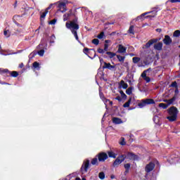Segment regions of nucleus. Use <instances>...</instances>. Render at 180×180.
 <instances>
[{"mask_svg":"<svg viewBox=\"0 0 180 180\" xmlns=\"http://www.w3.org/2000/svg\"><path fill=\"white\" fill-rule=\"evenodd\" d=\"M156 32H158V33H161V32H162V30L161 28H158L156 29Z\"/></svg>","mask_w":180,"mask_h":180,"instance_id":"13d9d810","label":"nucleus"},{"mask_svg":"<svg viewBox=\"0 0 180 180\" xmlns=\"http://www.w3.org/2000/svg\"><path fill=\"white\" fill-rule=\"evenodd\" d=\"M105 68H107L108 70H113L115 68V66L112 65L110 63L104 62V65L103 66V70H105Z\"/></svg>","mask_w":180,"mask_h":180,"instance_id":"dca6fc26","label":"nucleus"},{"mask_svg":"<svg viewBox=\"0 0 180 180\" xmlns=\"http://www.w3.org/2000/svg\"><path fill=\"white\" fill-rule=\"evenodd\" d=\"M105 36V32H101L98 35H97V39H99L100 40L103 39V37Z\"/></svg>","mask_w":180,"mask_h":180,"instance_id":"c9c22d12","label":"nucleus"},{"mask_svg":"<svg viewBox=\"0 0 180 180\" xmlns=\"http://www.w3.org/2000/svg\"><path fill=\"white\" fill-rule=\"evenodd\" d=\"M116 57L120 63H124V60H126V56H122L120 55H116Z\"/></svg>","mask_w":180,"mask_h":180,"instance_id":"4be33fe9","label":"nucleus"},{"mask_svg":"<svg viewBox=\"0 0 180 180\" xmlns=\"http://www.w3.org/2000/svg\"><path fill=\"white\" fill-rule=\"evenodd\" d=\"M158 41H160V39H150L146 44H145V49H150L154 43H158Z\"/></svg>","mask_w":180,"mask_h":180,"instance_id":"9b49d317","label":"nucleus"},{"mask_svg":"<svg viewBox=\"0 0 180 180\" xmlns=\"http://www.w3.org/2000/svg\"><path fill=\"white\" fill-rule=\"evenodd\" d=\"M122 63H123V67L127 68V70H129V62H124Z\"/></svg>","mask_w":180,"mask_h":180,"instance_id":"c03bdc74","label":"nucleus"},{"mask_svg":"<svg viewBox=\"0 0 180 180\" xmlns=\"http://www.w3.org/2000/svg\"><path fill=\"white\" fill-rule=\"evenodd\" d=\"M89 162L90 161L89 159H86L83 162V164L80 168V172H82V174H86V172H88V169L89 168Z\"/></svg>","mask_w":180,"mask_h":180,"instance_id":"0eeeda50","label":"nucleus"},{"mask_svg":"<svg viewBox=\"0 0 180 180\" xmlns=\"http://www.w3.org/2000/svg\"><path fill=\"white\" fill-rule=\"evenodd\" d=\"M108 102H109V104L112 106L113 105V101L108 100Z\"/></svg>","mask_w":180,"mask_h":180,"instance_id":"052dcab7","label":"nucleus"},{"mask_svg":"<svg viewBox=\"0 0 180 180\" xmlns=\"http://www.w3.org/2000/svg\"><path fill=\"white\" fill-rule=\"evenodd\" d=\"M115 100L116 101H118V102H122V97L120 96H117L116 98H115Z\"/></svg>","mask_w":180,"mask_h":180,"instance_id":"603ef678","label":"nucleus"},{"mask_svg":"<svg viewBox=\"0 0 180 180\" xmlns=\"http://www.w3.org/2000/svg\"><path fill=\"white\" fill-rule=\"evenodd\" d=\"M126 94L127 95H131V94H133V86L129 87L126 90Z\"/></svg>","mask_w":180,"mask_h":180,"instance_id":"c85d7f7f","label":"nucleus"},{"mask_svg":"<svg viewBox=\"0 0 180 180\" xmlns=\"http://www.w3.org/2000/svg\"><path fill=\"white\" fill-rule=\"evenodd\" d=\"M96 157L99 162H105L106 160L109 158V156H108V153L105 152L99 153L98 155H96Z\"/></svg>","mask_w":180,"mask_h":180,"instance_id":"6e6552de","label":"nucleus"},{"mask_svg":"<svg viewBox=\"0 0 180 180\" xmlns=\"http://www.w3.org/2000/svg\"><path fill=\"white\" fill-rule=\"evenodd\" d=\"M144 79H145V81H146V82H150V81H151V79L148 77H146V78Z\"/></svg>","mask_w":180,"mask_h":180,"instance_id":"6e6d98bb","label":"nucleus"},{"mask_svg":"<svg viewBox=\"0 0 180 180\" xmlns=\"http://www.w3.org/2000/svg\"><path fill=\"white\" fill-rule=\"evenodd\" d=\"M107 56H108L109 58H113V57H116V53L110 51H108L105 53Z\"/></svg>","mask_w":180,"mask_h":180,"instance_id":"b1692460","label":"nucleus"},{"mask_svg":"<svg viewBox=\"0 0 180 180\" xmlns=\"http://www.w3.org/2000/svg\"><path fill=\"white\" fill-rule=\"evenodd\" d=\"M179 36H180V30H175L173 33V37H179Z\"/></svg>","mask_w":180,"mask_h":180,"instance_id":"7c9ffc66","label":"nucleus"},{"mask_svg":"<svg viewBox=\"0 0 180 180\" xmlns=\"http://www.w3.org/2000/svg\"><path fill=\"white\" fill-rule=\"evenodd\" d=\"M53 4H50L49 7L45 9V11H47V12H49V11H50V9H51V8L53 7Z\"/></svg>","mask_w":180,"mask_h":180,"instance_id":"864d4df0","label":"nucleus"},{"mask_svg":"<svg viewBox=\"0 0 180 180\" xmlns=\"http://www.w3.org/2000/svg\"><path fill=\"white\" fill-rule=\"evenodd\" d=\"M65 27L67 29H69L71 30L72 34H74L76 40L77 41H79V38L78 37V33L77 32V30L79 29V25H78V18H75L70 22H67L65 23Z\"/></svg>","mask_w":180,"mask_h":180,"instance_id":"f257e3e1","label":"nucleus"},{"mask_svg":"<svg viewBox=\"0 0 180 180\" xmlns=\"http://www.w3.org/2000/svg\"><path fill=\"white\" fill-rule=\"evenodd\" d=\"M153 9L154 10L152 11L142 13L140 16H138L136 18V20H140V19H141V18H144V16H146V15H148V13H152V15H147L146 17H145L146 19L148 18H155V16H157V13H158V11H161V9L158 7H155Z\"/></svg>","mask_w":180,"mask_h":180,"instance_id":"7ed1b4c3","label":"nucleus"},{"mask_svg":"<svg viewBox=\"0 0 180 180\" xmlns=\"http://www.w3.org/2000/svg\"><path fill=\"white\" fill-rule=\"evenodd\" d=\"M170 86H172V88H178V83H176V82H173Z\"/></svg>","mask_w":180,"mask_h":180,"instance_id":"a19ab883","label":"nucleus"},{"mask_svg":"<svg viewBox=\"0 0 180 180\" xmlns=\"http://www.w3.org/2000/svg\"><path fill=\"white\" fill-rule=\"evenodd\" d=\"M99 96H100L101 99H102V101H103V102H105V103H108V101H109V99H108L105 97V95L103 94V93L102 91L99 92Z\"/></svg>","mask_w":180,"mask_h":180,"instance_id":"5701e85b","label":"nucleus"},{"mask_svg":"<svg viewBox=\"0 0 180 180\" xmlns=\"http://www.w3.org/2000/svg\"><path fill=\"white\" fill-rule=\"evenodd\" d=\"M38 54L41 57H43L44 56V49H41L40 51H39Z\"/></svg>","mask_w":180,"mask_h":180,"instance_id":"79ce46f5","label":"nucleus"},{"mask_svg":"<svg viewBox=\"0 0 180 180\" xmlns=\"http://www.w3.org/2000/svg\"><path fill=\"white\" fill-rule=\"evenodd\" d=\"M99 59H100V63H105V62H103V58H99Z\"/></svg>","mask_w":180,"mask_h":180,"instance_id":"0e129e2a","label":"nucleus"},{"mask_svg":"<svg viewBox=\"0 0 180 180\" xmlns=\"http://www.w3.org/2000/svg\"><path fill=\"white\" fill-rule=\"evenodd\" d=\"M155 50L158 51H161L162 50V42H158L154 45Z\"/></svg>","mask_w":180,"mask_h":180,"instance_id":"a211bd4d","label":"nucleus"},{"mask_svg":"<svg viewBox=\"0 0 180 180\" xmlns=\"http://www.w3.org/2000/svg\"><path fill=\"white\" fill-rule=\"evenodd\" d=\"M121 98L126 101V99H127V96L126 95V94L124 93V94H121Z\"/></svg>","mask_w":180,"mask_h":180,"instance_id":"8fccbe9b","label":"nucleus"},{"mask_svg":"<svg viewBox=\"0 0 180 180\" xmlns=\"http://www.w3.org/2000/svg\"><path fill=\"white\" fill-rule=\"evenodd\" d=\"M110 42H111L110 39H106V40H105V44H109V43H110Z\"/></svg>","mask_w":180,"mask_h":180,"instance_id":"4d7b16f0","label":"nucleus"},{"mask_svg":"<svg viewBox=\"0 0 180 180\" xmlns=\"http://www.w3.org/2000/svg\"><path fill=\"white\" fill-rule=\"evenodd\" d=\"M126 158H128V160H139V156L133 153L129 152L126 155Z\"/></svg>","mask_w":180,"mask_h":180,"instance_id":"4468645a","label":"nucleus"},{"mask_svg":"<svg viewBox=\"0 0 180 180\" xmlns=\"http://www.w3.org/2000/svg\"><path fill=\"white\" fill-rule=\"evenodd\" d=\"M89 51H91V49L89 48H84L83 49V53L86 55V56H89Z\"/></svg>","mask_w":180,"mask_h":180,"instance_id":"2f4dec72","label":"nucleus"},{"mask_svg":"<svg viewBox=\"0 0 180 180\" xmlns=\"http://www.w3.org/2000/svg\"><path fill=\"white\" fill-rule=\"evenodd\" d=\"M30 56H32V57H35L36 53H32L30 54Z\"/></svg>","mask_w":180,"mask_h":180,"instance_id":"e2e57ef3","label":"nucleus"},{"mask_svg":"<svg viewBox=\"0 0 180 180\" xmlns=\"http://www.w3.org/2000/svg\"><path fill=\"white\" fill-rule=\"evenodd\" d=\"M89 58H91V60H94L95 57H96V51H95V49H91L90 51L89 52V56H87Z\"/></svg>","mask_w":180,"mask_h":180,"instance_id":"ddd939ff","label":"nucleus"},{"mask_svg":"<svg viewBox=\"0 0 180 180\" xmlns=\"http://www.w3.org/2000/svg\"><path fill=\"white\" fill-rule=\"evenodd\" d=\"M141 60V58L139 57H134L132 58V62L134 63V64H137L138 63H140Z\"/></svg>","mask_w":180,"mask_h":180,"instance_id":"a878e982","label":"nucleus"},{"mask_svg":"<svg viewBox=\"0 0 180 180\" xmlns=\"http://www.w3.org/2000/svg\"><path fill=\"white\" fill-rule=\"evenodd\" d=\"M175 101H176V97L174 96L171 99L165 100V102H167V105H172Z\"/></svg>","mask_w":180,"mask_h":180,"instance_id":"aec40b11","label":"nucleus"},{"mask_svg":"<svg viewBox=\"0 0 180 180\" xmlns=\"http://www.w3.org/2000/svg\"><path fill=\"white\" fill-rule=\"evenodd\" d=\"M169 116L167 117L169 122H175L178 118V108L175 106L170 107L167 110Z\"/></svg>","mask_w":180,"mask_h":180,"instance_id":"f03ea898","label":"nucleus"},{"mask_svg":"<svg viewBox=\"0 0 180 180\" xmlns=\"http://www.w3.org/2000/svg\"><path fill=\"white\" fill-rule=\"evenodd\" d=\"M127 50V48L126 46H124L122 44L118 45L117 53H120V54H124Z\"/></svg>","mask_w":180,"mask_h":180,"instance_id":"2eb2a0df","label":"nucleus"},{"mask_svg":"<svg viewBox=\"0 0 180 180\" xmlns=\"http://www.w3.org/2000/svg\"><path fill=\"white\" fill-rule=\"evenodd\" d=\"M112 122L115 124H122V123H123V121L122 120V119H120L119 117H113Z\"/></svg>","mask_w":180,"mask_h":180,"instance_id":"6ab92c4d","label":"nucleus"},{"mask_svg":"<svg viewBox=\"0 0 180 180\" xmlns=\"http://www.w3.org/2000/svg\"><path fill=\"white\" fill-rule=\"evenodd\" d=\"M104 50L107 52L109 50V44H104Z\"/></svg>","mask_w":180,"mask_h":180,"instance_id":"a18cd8bd","label":"nucleus"},{"mask_svg":"<svg viewBox=\"0 0 180 180\" xmlns=\"http://www.w3.org/2000/svg\"><path fill=\"white\" fill-rule=\"evenodd\" d=\"M108 157L110 158H116V153H113L112 151H108Z\"/></svg>","mask_w":180,"mask_h":180,"instance_id":"bb28decb","label":"nucleus"},{"mask_svg":"<svg viewBox=\"0 0 180 180\" xmlns=\"http://www.w3.org/2000/svg\"><path fill=\"white\" fill-rule=\"evenodd\" d=\"M17 4H18V1H15V4H14V8H16Z\"/></svg>","mask_w":180,"mask_h":180,"instance_id":"338daca9","label":"nucleus"},{"mask_svg":"<svg viewBox=\"0 0 180 180\" xmlns=\"http://www.w3.org/2000/svg\"><path fill=\"white\" fill-rule=\"evenodd\" d=\"M159 108H162V109H167V108H168V104L160 103H159Z\"/></svg>","mask_w":180,"mask_h":180,"instance_id":"473e14b6","label":"nucleus"},{"mask_svg":"<svg viewBox=\"0 0 180 180\" xmlns=\"http://www.w3.org/2000/svg\"><path fill=\"white\" fill-rule=\"evenodd\" d=\"M58 12H61L62 13H64V12L67 11V5L64 2H60L58 4Z\"/></svg>","mask_w":180,"mask_h":180,"instance_id":"9d476101","label":"nucleus"},{"mask_svg":"<svg viewBox=\"0 0 180 180\" xmlns=\"http://www.w3.org/2000/svg\"><path fill=\"white\" fill-rule=\"evenodd\" d=\"M125 169H130V163H127L124 165Z\"/></svg>","mask_w":180,"mask_h":180,"instance_id":"09e8293b","label":"nucleus"},{"mask_svg":"<svg viewBox=\"0 0 180 180\" xmlns=\"http://www.w3.org/2000/svg\"><path fill=\"white\" fill-rule=\"evenodd\" d=\"M91 43L93 44H95V46H98V44H99V39H94L92 41H91Z\"/></svg>","mask_w":180,"mask_h":180,"instance_id":"4c0bfd02","label":"nucleus"},{"mask_svg":"<svg viewBox=\"0 0 180 180\" xmlns=\"http://www.w3.org/2000/svg\"><path fill=\"white\" fill-rule=\"evenodd\" d=\"M124 160H126V155H121L118 156L112 163V167L114 168L116 167H119V165H120V164H122L123 161H124Z\"/></svg>","mask_w":180,"mask_h":180,"instance_id":"423d86ee","label":"nucleus"},{"mask_svg":"<svg viewBox=\"0 0 180 180\" xmlns=\"http://www.w3.org/2000/svg\"><path fill=\"white\" fill-rule=\"evenodd\" d=\"M57 22V19H53L49 22V25H56Z\"/></svg>","mask_w":180,"mask_h":180,"instance_id":"49530a36","label":"nucleus"},{"mask_svg":"<svg viewBox=\"0 0 180 180\" xmlns=\"http://www.w3.org/2000/svg\"><path fill=\"white\" fill-rule=\"evenodd\" d=\"M98 157H96H96L94 158L91 161V165H96V166L99 165V162L98 161Z\"/></svg>","mask_w":180,"mask_h":180,"instance_id":"412c9836","label":"nucleus"},{"mask_svg":"<svg viewBox=\"0 0 180 180\" xmlns=\"http://www.w3.org/2000/svg\"><path fill=\"white\" fill-rule=\"evenodd\" d=\"M121 140H122V141L120 142V146H126V141H124V138L122 137Z\"/></svg>","mask_w":180,"mask_h":180,"instance_id":"37998d69","label":"nucleus"},{"mask_svg":"<svg viewBox=\"0 0 180 180\" xmlns=\"http://www.w3.org/2000/svg\"><path fill=\"white\" fill-rule=\"evenodd\" d=\"M70 16H71V13H65L63 15V22H67L70 19Z\"/></svg>","mask_w":180,"mask_h":180,"instance_id":"393cba45","label":"nucleus"},{"mask_svg":"<svg viewBox=\"0 0 180 180\" xmlns=\"http://www.w3.org/2000/svg\"><path fill=\"white\" fill-rule=\"evenodd\" d=\"M172 4H176V2H180V0H170Z\"/></svg>","mask_w":180,"mask_h":180,"instance_id":"5fc2aeb1","label":"nucleus"},{"mask_svg":"<svg viewBox=\"0 0 180 180\" xmlns=\"http://www.w3.org/2000/svg\"><path fill=\"white\" fill-rule=\"evenodd\" d=\"M34 68H39L40 67V63L39 62H34L32 64Z\"/></svg>","mask_w":180,"mask_h":180,"instance_id":"58836bf2","label":"nucleus"},{"mask_svg":"<svg viewBox=\"0 0 180 180\" xmlns=\"http://www.w3.org/2000/svg\"><path fill=\"white\" fill-rule=\"evenodd\" d=\"M98 178L100 179H105V173L103 172H101L98 174Z\"/></svg>","mask_w":180,"mask_h":180,"instance_id":"e433bc0d","label":"nucleus"},{"mask_svg":"<svg viewBox=\"0 0 180 180\" xmlns=\"http://www.w3.org/2000/svg\"><path fill=\"white\" fill-rule=\"evenodd\" d=\"M24 65H23V63H20V64L19 65V68H23Z\"/></svg>","mask_w":180,"mask_h":180,"instance_id":"680f3d73","label":"nucleus"},{"mask_svg":"<svg viewBox=\"0 0 180 180\" xmlns=\"http://www.w3.org/2000/svg\"><path fill=\"white\" fill-rule=\"evenodd\" d=\"M105 51H105L104 49H103L98 48L97 49V52L99 53V54H104Z\"/></svg>","mask_w":180,"mask_h":180,"instance_id":"ea45409f","label":"nucleus"},{"mask_svg":"<svg viewBox=\"0 0 180 180\" xmlns=\"http://www.w3.org/2000/svg\"><path fill=\"white\" fill-rule=\"evenodd\" d=\"M131 103V97H130L128 100V102H126L123 105V108H129L130 106V103Z\"/></svg>","mask_w":180,"mask_h":180,"instance_id":"cd10ccee","label":"nucleus"},{"mask_svg":"<svg viewBox=\"0 0 180 180\" xmlns=\"http://www.w3.org/2000/svg\"><path fill=\"white\" fill-rule=\"evenodd\" d=\"M128 32L130 34H134V25H131L129 27V29L128 30Z\"/></svg>","mask_w":180,"mask_h":180,"instance_id":"c756f323","label":"nucleus"},{"mask_svg":"<svg viewBox=\"0 0 180 180\" xmlns=\"http://www.w3.org/2000/svg\"><path fill=\"white\" fill-rule=\"evenodd\" d=\"M179 94V90L178 89V87L174 91V96L176 98L178 96V94Z\"/></svg>","mask_w":180,"mask_h":180,"instance_id":"de8ad7c7","label":"nucleus"},{"mask_svg":"<svg viewBox=\"0 0 180 180\" xmlns=\"http://www.w3.org/2000/svg\"><path fill=\"white\" fill-rule=\"evenodd\" d=\"M8 32H9V30H5V31L4 32V36H7V35H8Z\"/></svg>","mask_w":180,"mask_h":180,"instance_id":"bf43d9fd","label":"nucleus"},{"mask_svg":"<svg viewBox=\"0 0 180 180\" xmlns=\"http://www.w3.org/2000/svg\"><path fill=\"white\" fill-rule=\"evenodd\" d=\"M147 72H146L145 70L143 71V72L141 74V77L142 78H146V77H147Z\"/></svg>","mask_w":180,"mask_h":180,"instance_id":"3c124183","label":"nucleus"},{"mask_svg":"<svg viewBox=\"0 0 180 180\" xmlns=\"http://www.w3.org/2000/svg\"><path fill=\"white\" fill-rule=\"evenodd\" d=\"M54 40H56V35L52 34L49 39V43H51V44H53V43H54Z\"/></svg>","mask_w":180,"mask_h":180,"instance_id":"72a5a7b5","label":"nucleus"},{"mask_svg":"<svg viewBox=\"0 0 180 180\" xmlns=\"http://www.w3.org/2000/svg\"><path fill=\"white\" fill-rule=\"evenodd\" d=\"M163 43L166 46H169L170 44H172V39H171L169 35H165V39H163Z\"/></svg>","mask_w":180,"mask_h":180,"instance_id":"f8f14e48","label":"nucleus"},{"mask_svg":"<svg viewBox=\"0 0 180 180\" xmlns=\"http://www.w3.org/2000/svg\"><path fill=\"white\" fill-rule=\"evenodd\" d=\"M145 71H146V72H148V71H151V68H150L147 69V70H145Z\"/></svg>","mask_w":180,"mask_h":180,"instance_id":"774afa93","label":"nucleus"},{"mask_svg":"<svg viewBox=\"0 0 180 180\" xmlns=\"http://www.w3.org/2000/svg\"><path fill=\"white\" fill-rule=\"evenodd\" d=\"M154 168H155V164L153 162H150L145 167V172L146 174H150L152 171H154Z\"/></svg>","mask_w":180,"mask_h":180,"instance_id":"1a4fd4ad","label":"nucleus"},{"mask_svg":"<svg viewBox=\"0 0 180 180\" xmlns=\"http://www.w3.org/2000/svg\"><path fill=\"white\" fill-rule=\"evenodd\" d=\"M48 13H49V11L45 10V11L41 14L40 18L44 19V18H46Z\"/></svg>","mask_w":180,"mask_h":180,"instance_id":"f704fd0d","label":"nucleus"},{"mask_svg":"<svg viewBox=\"0 0 180 180\" xmlns=\"http://www.w3.org/2000/svg\"><path fill=\"white\" fill-rule=\"evenodd\" d=\"M129 87V84L127 83L124 82V80H121L119 83V88H122L123 89H127Z\"/></svg>","mask_w":180,"mask_h":180,"instance_id":"f3484780","label":"nucleus"},{"mask_svg":"<svg viewBox=\"0 0 180 180\" xmlns=\"http://www.w3.org/2000/svg\"><path fill=\"white\" fill-rule=\"evenodd\" d=\"M0 74L4 75L5 77H13V78H17L19 77V72L16 71H9L8 69H0Z\"/></svg>","mask_w":180,"mask_h":180,"instance_id":"20e7f679","label":"nucleus"},{"mask_svg":"<svg viewBox=\"0 0 180 180\" xmlns=\"http://www.w3.org/2000/svg\"><path fill=\"white\" fill-rule=\"evenodd\" d=\"M120 95H123L124 94V92H123V90H120Z\"/></svg>","mask_w":180,"mask_h":180,"instance_id":"69168bd1","label":"nucleus"},{"mask_svg":"<svg viewBox=\"0 0 180 180\" xmlns=\"http://www.w3.org/2000/svg\"><path fill=\"white\" fill-rule=\"evenodd\" d=\"M155 101L153 98H146V99H142L141 101V103H138V106L142 109V108H144V106H147V105H155Z\"/></svg>","mask_w":180,"mask_h":180,"instance_id":"39448f33","label":"nucleus"}]
</instances>
